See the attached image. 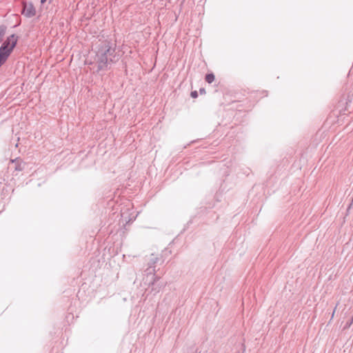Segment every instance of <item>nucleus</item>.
<instances>
[{
	"label": "nucleus",
	"instance_id": "obj_1",
	"mask_svg": "<svg viewBox=\"0 0 353 353\" xmlns=\"http://www.w3.org/2000/svg\"><path fill=\"white\" fill-rule=\"evenodd\" d=\"M17 42V37L14 34H12L8 37L6 41L3 43L1 48H0V50H2L3 52L9 56L15 47Z\"/></svg>",
	"mask_w": 353,
	"mask_h": 353
},
{
	"label": "nucleus",
	"instance_id": "obj_2",
	"mask_svg": "<svg viewBox=\"0 0 353 353\" xmlns=\"http://www.w3.org/2000/svg\"><path fill=\"white\" fill-rule=\"evenodd\" d=\"M23 12L29 17L34 16L35 14V10L31 5L26 6Z\"/></svg>",
	"mask_w": 353,
	"mask_h": 353
},
{
	"label": "nucleus",
	"instance_id": "obj_3",
	"mask_svg": "<svg viewBox=\"0 0 353 353\" xmlns=\"http://www.w3.org/2000/svg\"><path fill=\"white\" fill-rule=\"evenodd\" d=\"M8 55L0 50V66L6 61Z\"/></svg>",
	"mask_w": 353,
	"mask_h": 353
},
{
	"label": "nucleus",
	"instance_id": "obj_4",
	"mask_svg": "<svg viewBox=\"0 0 353 353\" xmlns=\"http://www.w3.org/2000/svg\"><path fill=\"white\" fill-rule=\"evenodd\" d=\"M214 79H215L214 75L213 74H212V73L208 74L205 76V81L208 83H212L214 81Z\"/></svg>",
	"mask_w": 353,
	"mask_h": 353
},
{
	"label": "nucleus",
	"instance_id": "obj_5",
	"mask_svg": "<svg viewBox=\"0 0 353 353\" xmlns=\"http://www.w3.org/2000/svg\"><path fill=\"white\" fill-rule=\"evenodd\" d=\"M352 323H353V316H352V318L350 320V321L347 322L345 327L346 328L350 327L352 325Z\"/></svg>",
	"mask_w": 353,
	"mask_h": 353
},
{
	"label": "nucleus",
	"instance_id": "obj_6",
	"mask_svg": "<svg viewBox=\"0 0 353 353\" xmlns=\"http://www.w3.org/2000/svg\"><path fill=\"white\" fill-rule=\"evenodd\" d=\"M110 46L108 45H105V47H104V54H105L108 52L110 51Z\"/></svg>",
	"mask_w": 353,
	"mask_h": 353
},
{
	"label": "nucleus",
	"instance_id": "obj_7",
	"mask_svg": "<svg viewBox=\"0 0 353 353\" xmlns=\"http://www.w3.org/2000/svg\"><path fill=\"white\" fill-rule=\"evenodd\" d=\"M191 97H192V98H194V99H195V98H196V97H198V93H197V92H196V91H192V92H191Z\"/></svg>",
	"mask_w": 353,
	"mask_h": 353
},
{
	"label": "nucleus",
	"instance_id": "obj_8",
	"mask_svg": "<svg viewBox=\"0 0 353 353\" xmlns=\"http://www.w3.org/2000/svg\"><path fill=\"white\" fill-rule=\"evenodd\" d=\"M201 93H205V90L203 89L200 90Z\"/></svg>",
	"mask_w": 353,
	"mask_h": 353
},
{
	"label": "nucleus",
	"instance_id": "obj_9",
	"mask_svg": "<svg viewBox=\"0 0 353 353\" xmlns=\"http://www.w3.org/2000/svg\"><path fill=\"white\" fill-rule=\"evenodd\" d=\"M41 3H44L46 1V0H41Z\"/></svg>",
	"mask_w": 353,
	"mask_h": 353
}]
</instances>
